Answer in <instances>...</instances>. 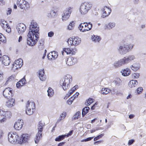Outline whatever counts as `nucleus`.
Listing matches in <instances>:
<instances>
[{
  "mask_svg": "<svg viewBox=\"0 0 146 146\" xmlns=\"http://www.w3.org/2000/svg\"><path fill=\"white\" fill-rule=\"evenodd\" d=\"M93 137H89L86 138L82 140L81 141L82 142H84V141H85V142L88 141H90L92 139H93Z\"/></svg>",
  "mask_w": 146,
  "mask_h": 146,
  "instance_id": "c03bdc74",
  "label": "nucleus"
},
{
  "mask_svg": "<svg viewBox=\"0 0 146 146\" xmlns=\"http://www.w3.org/2000/svg\"><path fill=\"white\" fill-rule=\"evenodd\" d=\"M48 96L49 97H51L54 94L53 90L50 87H49L47 91Z\"/></svg>",
  "mask_w": 146,
  "mask_h": 146,
  "instance_id": "c85d7f7f",
  "label": "nucleus"
},
{
  "mask_svg": "<svg viewBox=\"0 0 146 146\" xmlns=\"http://www.w3.org/2000/svg\"><path fill=\"white\" fill-rule=\"evenodd\" d=\"M26 81L25 76H24L23 78L19 81V82H21L23 85L26 84Z\"/></svg>",
  "mask_w": 146,
  "mask_h": 146,
  "instance_id": "37998d69",
  "label": "nucleus"
},
{
  "mask_svg": "<svg viewBox=\"0 0 146 146\" xmlns=\"http://www.w3.org/2000/svg\"><path fill=\"white\" fill-rule=\"evenodd\" d=\"M108 7H107L106 6H105L102 9V10L103 11V14H104L105 15H108L107 13L105 11L106 8L108 9Z\"/></svg>",
  "mask_w": 146,
  "mask_h": 146,
  "instance_id": "8fccbe9b",
  "label": "nucleus"
},
{
  "mask_svg": "<svg viewBox=\"0 0 146 146\" xmlns=\"http://www.w3.org/2000/svg\"><path fill=\"white\" fill-rule=\"evenodd\" d=\"M56 11L55 10H51L47 13V16L49 18H53L55 17L56 14Z\"/></svg>",
  "mask_w": 146,
  "mask_h": 146,
  "instance_id": "b1692460",
  "label": "nucleus"
},
{
  "mask_svg": "<svg viewBox=\"0 0 146 146\" xmlns=\"http://www.w3.org/2000/svg\"><path fill=\"white\" fill-rule=\"evenodd\" d=\"M105 25L106 27V29L110 30L115 27V24L114 22H110L108 24H106Z\"/></svg>",
  "mask_w": 146,
  "mask_h": 146,
  "instance_id": "a878e982",
  "label": "nucleus"
},
{
  "mask_svg": "<svg viewBox=\"0 0 146 146\" xmlns=\"http://www.w3.org/2000/svg\"><path fill=\"white\" fill-rule=\"evenodd\" d=\"M73 45L77 46L81 42V40L80 38L78 37H74L73 38Z\"/></svg>",
  "mask_w": 146,
  "mask_h": 146,
  "instance_id": "393cba45",
  "label": "nucleus"
},
{
  "mask_svg": "<svg viewBox=\"0 0 146 146\" xmlns=\"http://www.w3.org/2000/svg\"><path fill=\"white\" fill-rule=\"evenodd\" d=\"M14 79V77H13V75H12L9 78L8 80L5 83V84L7 85L10 81L13 80Z\"/></svg>",
  "mask_w": 146,
  "mask_h": 146,
  "instance_id": "79ce46f5",
  "label": "nucleus"
},
{
  "mask_svg": "<svg viewBox=\"0 0 146 146\" xmlns=\"http://www.w3.org/2000/svg\"><path fill=\"white\" fill-rule=\"evenodd\" d=\"M125 64L123 58L119 60L115 61L113 64V66L117 68L120 67Z\"/></svg>",
  "mask_w": 146,
  "mask_h": 146,
  "instance_id": "f3484780",
  "label": "nucleus"
},
{
  "mask_svg": "<svg viewBox=\"0 0 146 146\" xmlns=\"http://www.w3.org/2000/svg\"><path fill=\"white\" fill-rule=\"evenodd\" d=\"M140 68L139 63L137 62L135 63L131 66L130 68L134 71H136L139 70Z\"/></svg>",
  "mask_w": 146,
  "mask_h": 146,
  "instance_id": "4be33fe9",
  "label": "nucleus"
},
{
  "mask_svg": "<svg viewBox=\"0 0 146 146\" xmlns=\"http://www.w3.org/2000/svg\"><path fill=\"white\" fill-rule=\"evenodd\" d=\"M104 135V134L102 133L95 137L94 139V141H95L99 139L100 138H101Z\"/></svg>",
  "mask_w": 146,
  "mask_h": 146,
  "instance_id": "58836bf2",
  "label": "nucleus"
},
{
  "mask_svg": "<svg viewBox=\"0 0 146 146\" xmlns=\"http://www.w3.org/2000/svg\"><path fill=\"white\" fill-rule=\"evenodd\" d=\"M66 137V135H62L59 136L58 137H56L55 139V140L56 141H59L63 140Z\"/></svg>",
  "mask_w": 146,
  "mask_h": 146,
  "instance_id": "c756f323",
  "label": "nucleus"
},
{
  "mask_svg": "<svg viewBox=\"0 0 146 146\" xmlns=\"http://www.w3.org/2000/svg\"><path fill=\"white\" fill-rule=\"evenodd\" d=\"M72 94H71L70 93V92H69L68 94H67L66 97L64 98V99H66V98H65L67 97V98H68Z\"/></svg>",
  "mask_w": 146,
  "mask_h": 146,
  "instance_id": "69168bd1",
  "label": "nucleus"
},
{
  "mask_svg": "<svg viewBox=\"0 0 146 146\" xmlns=\"http://www.w3.org/2000/svg\"><path fill=\"white\" fill-rule=\"evenodd\" d=\"M23 125V121L22 119L19 120L16 122L14 125V128L17 130H19L22 128Z\"/></svg>",
  "mask_w": 146,
  "mask_h": 146,
  "instance_id": "ddd939ff",
  "label": "nucleus"
},
{
  "mask_svg": "<svg viewBox=\"0 0 146 146\" xmlns=\"http://www.w3.org/2000/svg\"><path fill=\"white\" fill-rule=\"evenodd\" d=\"M0 115L6 118L10 117L11 116V113L9 111H5L3 110L0 109Z\"/></svg>",
  "mask_w": 146,
  "mask_h": 146,
  "instance_id": "2eb2a0df",
  "label": "nucleus"
},
{
  "mask_svg": "<svg viewBox=\"0 0 146 146\" xmlns=\"http://www.w3.org/2000/svg\"><path fill=\"white\" fill-rule=\"evenodd\" d=\"M72 76L69 75H67L60 80V86L64 90H66L70 87V84L72 82Z\"/></svg>",
  "mask_w": 146,
  "mask_h": 146,
  "instance_id": "7ed1b4c3",
  "label": "nucleus"
},
{
  "mask_svg": "<svg viewBox=\"0 0 146 146\" xmlns=\"http://www.w3.org/2000/svg\"><path fill=\"white\" fill-rule=\"evenodd\" d=\"M66 112H63L60 115V116L62 117H63L64 118L66 116Z\"/></svg>",
  "mask_w": 146,
  "mask_h": 146,
  "instance_id": "052dcab7",
  "label": "nucleus"
},
{
  "mask_svg": "<svg viewBox=\"0 0 146 146\" xmlns=\"http://www.w3.org/2000/svg\"><path fill=\"white\" fill-rule=\"evenodd\" d=\"M74 88L73 87L72 88V89L69 91L70 92V93L71 94H72L76 90V89H74Z\"/></svg>",
  "mask_w": 146,
  "mask_h": 146,
  "instance_id": "680f3d73",
  "label": "nucleus"
},
{
  "mask_svg": "<svg viewBox=\"0 0 146 146\" xmlns=\"http://www.w3.org/2000/svg\"><path fill=\"white\" fill-rule=\"evenodd\" d=\"M21 60L22 61V59H21L20 58L18 60H17L16 61V63H17V64L18 65H20V66H21H21H22V65H23V64H21L22 63V62L21 63Z\"/></svg>",
  "mask_w": 146,
  "mask_h": 146,
  "instance_id": "3c124183",
  "label": "nucleus"
},
{
  "mask_svg": "<svg viewBox=\"0 0 146 146\" xmlns=\"http://www.w3.org/2000/svg\"><path fill=\"white\" fill-rule=\"evenodd\" d=\"M77 59L76 58L72 56H70L66 60V64L68 66L72 65L76 63Z\"/></svg>",
  "mask_w": 146,
  "mask_h": 146,
  "instance_id": "9b49d317",
  "label": "nucleus"
},
{
  "mask_svg": "<svg viewBox=\"0 0 146 146\" xmlns=\"http://www.w3.org/2000/svg\"><path fill=\"white\" fill-rule=\"evenodd\" d=\"M39 46L40 45H43L44 44V39L42 38L40 39L39 41Z\"/></svg>",
  "mask_w": 146,
  "mask_h": 146,
  "instance_id": "49530a36",
  "label": "nucleus"
},
{
  "mask_svg": "<svg viewBox=\"0 0 146 146\" xmlns=\"http://www.w3.org/2000/svg\"><path fill=\"white\" fill-rule=\"evenodd\" d=\"M26 108L35 110V103L28 101L26 105Z\"/></svg>",
  "mask_w": 146,
  "mask_h": 146,
  "instance_id": "412c9836",
  "label": "nucleus"
},
{
  "mask_svg": "<svg viewBox=\"0 0 146 146\" xmlns=\"http://www.w3.org/2000/svg\"><path fill=\"white\" fill-rule=\"evenodd\" d=\"M72 101L71 100V99H69L67 101V103L68 104L70 105L72 104Z\"/></svg>",
  "mask_w": 146,
  "mask_h": 146,
  "instance_id": "338daca9",
  "label": "nucleus"
},
{
  "mask_svg": "<svg viewBox=\"0 0 146 146\" xmlns=\"http://www.w3.org/2000/svg\"><path fill=\"white\" fill-rule=\"evenodd\" d=\"M140 76L139 73H135L132 74V76L133 78H138Z\"/></svg>",
  "mask_w": 146,
  "mask_h": 146,
  "instance_id": "a19ab883",
  "label": "nucleus"
},
{
  "mask_svg": "<svg viewBox=\"0 0 146 146\" xmlns=\"http://www.w3.org/2000/svg\"><path fill=\"white\" fill-rule=\"evenodd\" d=\"M8 140L12 143H16L22 144L28 142L29 139V135L27 134H22L20 137L16 134V133H13V134L10 133L8 134Z\"/></svg>",
  "mask_w": 146,
  "mask_h": 146,
  "instance_id": "f03ea898",
  "label": "nucleus"
},
{
  "mask_svg": "<svg viewBox=\"0 0 146 146\" xmlns=\"http://www.w3.org/2000/svg\"><path fill=\"white\" fill-rule=\"evenodd\" d=\"M39 29L38 25L36 22L32 21L29 26V33L27 38L28 45L33 46L37 42L39 39Z\"/></svg>",
  "mask_w": 146,
  "mask_h": 146,
  "instance_id": "f257e3e1",
  "label": "nucleus"
},
{
  "mask_svg": "<svg viewBox=\"0 0 146 146\" xmlns=\"http://www.w3.org/2000/svg\"><path fill=\"white\" fill-rule=\"evenodd\" d=\"M2 63L5 66L9 65L10 63L9 58L7 55H3V56Z\"/></svg>",
  "mask_w": 146,
  "mask_h": 146,
  "instance_id": "4468645a",
  "label": "nucleus"
},
{
  "mask_svg": "<svg viewBox=\"0 0 146 146\" xmlns=\"http://www.w3.org/2000/svg\"><path fill=\"white\" fill-rule=\"evenodd\" d=\"M92 26V25L90 22H84L80 24L78 28L81 31L85 32L90 30Z\"/></svg>",
  "mask_w": 146,
  "mask_h": 146,
  "instance_id": "423d86ee",
  "label": "nucleus"
},
{
  "mask_svg": "<svg viewBox=\"0 0 146 146\" xmlns=\"http://www.w3.org/2000/svg\"><path fill=\"white\" fill-rule=\"evenodd\" d=\"M79 95V93L78 92H76L75 94H74L71 97V98H73L74 99H75V98L77 97Z\"/></svg>",
  "mask_w": 146,
  "mask_h": 146,
  "instance_id": "864d4df0",
  "label": "nucleus"
},
{
  "mask_svg": "<svg viewBox=\"0 0 146 146\" xmlns=\"http://www.w3.org/2000/svg\"><path fill=\"white\" fill-rule=\"evenodd\" d=\"M123 58L125 64H126L133 60L135 59V57L133 55H131L124 57Z\"/></svg>",
  "mask_w": 146,
  "mask_h": 146,
  "instance_id": "dca6fc26",
  "label": "nucleus"
},
{
  "mask_svg": "<svg viewBox=\"0 0 146 146\" xmlns=\"http://www.w3.org/2000/svg\"><path fill=\"white\" fill-rule=\"evenodd\" d=\"M26 113L28 115H31L35 111V110H32L30 108H26Z\"/></svg>",
  "mask_w": 146,
  "mask_h": 146,
  "instance_id": "2f4dec72",
  "label": "nucleus"
},
{
  "mask_svg": "<svg viewBox=\"0 0 146 146\" xmlns=\"http://www.w3.org/2000/svg\"><path fill=\"white\" fill-rule=\"evenodd\" d=\"M135 141V140L134 139H131L128 142V145H131Z\"/></svg>",
  "mask_w": 146,
  "mask_h": 146,
  "instance_id": "603ef678",
  "label": "nucleus"
},
{
  "mask_svg": "<svg viewBox=\"0 0 146 146\" xmlns=\"http://www.w3.org/2000/svg\"><path fill=\"white\" fill-rule=\"evenodd\" d=\"M121 72L123 76H127L130 74V70L129 68H127L125 69L122 70L121 71Z\"/></svg>",
  "mask_w": 146,
  "mask_h": 146,
  "instance_id": "5701e85b",
  "label": "nucleus"
},
{
  "mask_svg": "<svg viewBox=\"0 0 146 146\" xmlns=\"http://www.w3.org/2000/svg\"><path fill=\"white\" fill-rule=\"evenodd\" d=\"M44 69H42L39 71V75L40 80L42 81H45L46 79V78L44 75Z\"/></svg>",
  "mask_w": 146,
  "mask_h": 146,
  "instance_id": "a211bd4d",
  "label": "nucleus"
},
{
  "mask_svg": "<svg viewBox=\"0 0 146 146\" xmlns=\"http://www.w3.org/2000/svg\"><path fill=\"white\" fill-rule=\"evenodd\" d=\"M143 88L141 87H140L137 88V93L138 94H139L141 93L142 92V91L143 90Z\"/></svg>",
  "mask_w": 146,
  "mask_h": 146,
  "instance_id": "de8ad7c7",
  "label": "nucleus"
},
{
  "mask_svg": "<svg viewBox=\"0 0 146 146\" xmlns=\"http://www.w3.org/2000/svg\"><path fill=\"white\" fill-rule=\"evenodd\" d=\"M128 47L126 44H120L118 46L117 49L118 53L121 55H123L128 52Z\"/></svg>",
  "mask_w": 146,
  "mask_h": 146,
  "instance_id": "0eeeda50",
  "label": "nucleus"
},
{
  "mask_svg": "<svg viewBox=\"0 0 146 146\" xmlns=\"http://www.w3.org/2000/svg\"><path fill=\"white\" fill-rule=\"evenodd\" d=\"M51 54H53L54 56V60L57 58L58 56V53L54 51L51 52Z\"/></svg>",
  "mask_w": 146,
  "mask_h": 146,
  "instance_id": "a18cd8bd",
  "label": "nucleus"
},
{
  "mask_svg": "<svg viewBox=\"0 0 146 146\" xmlns=\"http://www.w3.org/2000/svg\"><path fill=\"white\" fill-rule=\"evenodd\" d=\"M74 23L73 21H72L70 23L68 27V29L69 30H71L73 29L74 26Z\"/></svg>",
  "mask_w": 146,
  "mask_h": 146,
  "instance_id": "e433bc0d",
  "label": "nucleus"
},
{
  "mask_svg": "<svg viewBox=\"0 0 146 146\" xmlns=\"http://www.w3.org/2000/svg\"><path fill=\"white\" fill-rule=\"evenodd\" d=\"M93 102V99L92 98H89L86 100L85 102V105L86 106H89Z\"/></svg>",
  "mask_w": 146,
  "mask_h": 146,
  "instance_id": "f704fd0d",
  "label": "nucleus"
},
{
  "mask_svg": "<svg viewBox=\"0 0 146 146\" xmlns=\"http://www.w3.org/2000/svg\"><path fill=\"white\" fill-rule=\"evenodd\" d=\"M44 123L42 122L41 121H40L39 122L38 126V132L35 138V143H38L42 137V132L43 131V127L44 125Z\"/></svg>",
  "mask_w": 146,
  "mask_h": 146,
  "instance_id": "39448f33",
  "label": "nucleus"
},
{
  "mask_svg": "<svg viewBox=\"0 0 146 146\" xmlns=\"http://www.w3.org/2000/svg\"><path fill=\"white\" fill-rule=\"evenodd\" d=\"M65 143V142H61L58 144V146H62Z\"/></svg>",
  "mask_w": 146,
  "mask_h": 146,
  "instance_id": "774afa93",
  "label": "nucleus"
},
{
  "mask_svg": "<svg viewBox=\"0 0 146 146\" xmlns=\"http://www.w3.org/2000/svg\"><path fill=\"white\" fill-rule=\"evenodd\" d=\"M63 50L66 52L67 54H71L72 52L71 51L72 50V48H64L63 49Z\"/></svg>",
  "mask_w": 146,
  "mask_h": 146,
  "instance_id": "c9c22d12",
  "label": "nucleus"
},
{
  "mask_svg": "<svg viewBox=\"0 0 146 146\" xmlns=\"http://www.w3.org/2000/svg\"><path fill=\"white\" fill-rule=\"evenodd\" d=\"M26 27L23 23H20L17 26V29L19 34H21L26 30Z\"/></svg>",
  "mask_w": 146,
  "mask_h": 146,
  "instance_id": "f8f14e48",
  "label": "nucleus"
},
{
  "mask_svg": "<svg viewBox=\"0 0 146 146\" xmlns=\"http://www.w3.org/2000/svg\"><path fill=\"white\" fill-rule=\"evenodd\" d=\"M138 84L137 80H132L130 81L128 83L129 87L131 88H133L137 86Z\"/></svg>",
  "mask_w": 146,
  "mask_h": 146,
  "instance_id": "aec40b11",
  "label": "nucleus"
},
{
  "mask_svg": "<svg viewBox=\"0 0 146 146\" xmlns=\"http://www.w3.org/2000/svg\"><path fill=\"white\" fill-rule=\"evenodd\" d=\"M5 26L8 29V31L6 29H5L6 30V31L7 32L9 33L10 31H11V28L8 24H5Z\"/></svg>",
  "mask_w": 146,
  "mask_h": 146,
  "instance_id": "09e8293b",
  "label": "nucleus"
},
{
  "mask_svg": "<svg viewBox=\"0 0 146 146\" xmlns=\"http://www.w3.org/2000/svg\"><path fill=\"white\" fill-rule=\"evenodd\" d=\"M92 7V5L88 2H84L81 4L79 11L82 15H86Z\"/></svg>",
  "mask_w": 146,
  "mask_h": 146,
  "instance_id": "20e7f679",
  "label": "nucleus"
},
{
  "mask_svg": "<svg viewBox=\"0 0 146 146\" xmlns=\"http://www.w3.org/2000/svg\"><path fill=\"white\" fill-rule=\"evenodd\" d=\"M3 73L2 72H0V81L2 80L3 78Z\"/></svg>",
  "mask_w": 146,
  "mask_h": 146,
  "instance_id": "0e129e2a",
  "label": "nucleus"
},
{
  "mask_svg": "<svg viewBox=\"0 0 146 146\" xmlns=\"http://www.w3.org/2000/svg\"><path fill=\"white\" fill-rule=\"evenodd\" d=\"M73 130L70 131L66 135V137H68L69 136L71 135L73 133Z\"/></svg>",
  "mask_w": 146,
  "mask_h": 146,
  "instance_id": "4d7b16f0",
  "label": "nucleus"
},
{
  "mask_svg": "<svg viewBox=\"0 0 146 146\" xmlns=\"http://www.w3.org/2000/svg\"><path fill=\"white\" fill-rule=\"evenodd\" d=\"M113 82L116 86H118L121 85V81L119 78H117L113 81Z\"/></svg>",
  "mask_w": 146,
  "mask_h": 146,
  "instance_id": "72a5a7b5",
  "label": "nucleus"
},
{
  "mask_svg": "<svg viewBox=\"0 0 146 146\" xmlns=\"http://www.w3.org/2000/svg\"><path fill=\"white\" fill-rule=\"evenodd\" d=\"M72 8L69 7L66 8L64 12V15L62 16V20H66L70 16L72 11Z\"/></svg>",
  "mask_w": 146,
  "mask_h": 146,
  "instance_id": "1a4fd4ad",
  "label": "nucleus"
},
{
  "mask_svg": "<svg viewBox=\"0 0 146 146\" xmlns=\"http://www.w3.org/2000/svg\"><path fill=\"white\" fill-rule=\"evenodd\" d=\"M11 88H5L3 91V95L4 97L7 99L11 98L13 96L12 90Z\"/></svg>",
  "mask_w": 146,
  "mask_h": 146,
  "instance_id": "6e6552de",
  "label": "nucleus"
},
{
  "mask_svg": "<svg viewBox=\"0 0 146 146\" xmlns=\"http://www.w3.org/2000/svg\"><path fill=\"white\" fill-rule=\"evenodd\" d=\"M15 99L13 98H11L6 102V106L9 108H11L15 105Z\"/></svg>",
  "mask_w": 146,
  "mask_h": 146,
  "instance_id": "6ab92c4d",
  "label": "nucleus"
},
{
  "mask_svg": "<svg viewBox=\"0 0 146 146\" xmlns=\"http://www.w3.org/2000/svg\"><path fill=\"white\" fill-rule=\"evenodd\" d=\"M12 69L14 70H16L19 68H20L21 67V65H18L17 63L14 62L12 65Z\"/></svg>",
  "mask_w": 146,
  "mask_h": 146,
  "instance_id": "473e14b6",
  "label": "nucleus"
},
{
  "mask_svg": "<svg viewBox=\"0 0 146 146\" xmlns=\"http://www.w3.org/2000/svg\"><path fill=\"white\" fill-rule=\"evenodd\" d=\"M90 110V108L88 106H86L82 110V115L83 117Z\"/></svg>",
  "mask_w": 146,
  "mask_h": 146,
  "instance_id": "bb28decb",
  "label": "nucleus"
},
{
  "mask_svg": "<svg viewBox=\"0 0 146 146\" xmlns=\"http://www.w3.org/2000/svg\"><path fill=\"white\" fill-rule=\"evenodd\" d=\"M73 37L72 38H70L68 40L67 42H68V44L69 45L70 44L71 45H73V44L74 42H73Z\"/></svg>",
  "mask_w": 146,
  "mask_h": 146,
  "instance_id": "4c0bfd02",
  "label": "nucleus"
},
{
  "mask_svg": "<svg viewBox=\"0 0 146 146\" xmlns=\"http://www.w3.org/2000/svg\"><path fill=\"white\" fill-rule=\"evenodd\" d=\"M21 82H19V81L17 82V83L16 84V86L17 88H19L21 86H23V84L22 85L21 84Z\"/></svg>",
  "mask_w": 146,
  "mask_h": 146,
  "instance_id": "6e6d98bb",
  "label": "nucleus"
},
{
  "mask_svg": "<svg viewBox=\"0 0 146 146\" xmlns=\"http://www.w3.org/2000/svg\"><path fill=\"white\" fill-rule=\"evenodd\" d=\"M126 46H127L128 47V49H127V51H128V52H129V51L131 50L133 48L134 45L133 44H130L129 45L126 44Z\"/></svg>",
  "mask_w": 146,
  "mask_h": 146,
  "instance_id": "ea45409f",
  "label": "nucleus"
},
{
  "mask_svg": "<svg viewBox=\"0 0 146 146\" xmlns=\"http://www.w3.org/2000/svg\"><path fill=\"white\" fill-rule=\"evenodd\" d=\"M54 34V33L53 31H51L48 33V36L49 37L52 36Z\"/></svg>",
  "mask_w": 146,
  "mask_h": 146,
  "instance_id": "5fc2aeb1",
  "label": "nucleus"
},
{
  "mask_svg": "<svg viewBox=\"0 0 146 146\" xmlns=\"http://www.w3.org/2000/svg\"><path fill=\"white\" fill-rule=\"evenodd\" d=\"M76 51L77 49L76 48L73 49L72 48V50L71 51L72 52H71V53L72 55L75 54Z\"/></svg>",
  "mask_w": 146,
  "mask_h": 146,
  "instance_id": "13d9d810",
  "label": "nucleus"
},
{
  "mask_svg": "<svg viewBox=\"0 0 146 146\" xmlns=\"http://www.w3.org/2000/svg\"><path fill=\"white\" fill-rule=\"evenodd\" d=\"M12 11V9L11 8H9L8 9V10L7 11V15L10 14L11 13Z\"/></svg>",
  "mask_w": 146,
  "mask_h": 146,
  "instance_id": "e2e57ef3",
  "label": "nucleus"
},
{
  "mask_svg": "<svg viewBox=\"0 0 146 146\" xmlns=\"http://www.w3.org/2000/svg\"><path fill=\"white\" fill-rule=\"evenodd\" d=\"M92 40L95 42H98L101 39V38L99 36L94 35H92Z\"/></svg>",
  "mask_w": 146,
  "mask_h": 146,
  "instance_id": "cd10ccee",
  "label": "nucleus"
},
{
  "mask_svg": "<svg viewBox=\"0 0 146 146\" xmlns=\"http://www.w3.org/2000/svg\"><path fill=\"white\" fill-rule=\"evenodd\" d=\"M17 4L21 9H25L27 8V5H28V3L24 0H17Z\"/></svg>",
  "mask_w": 146,
  "mask_h": 146,
  "instance_id": "9d476101",
  "label": "nucleus"
},
{
  "mask_svg": "<svg viewBox=\"0 0 146 146\" xmlns=\"http://www.w3.org/2000/svg\"><path fill=\"white\" fill-rule=\"evenodd\" d=\"M110 91V90L106 88H103L101 92V93L103 94L106 95L108 94Z\"/></svg>",
  "mask_w": 146,
  "mask_h": 146,
  "instance_id": "7c9ffc66",
  "label": "nucleus"
},
{
  "mask_svg": "<svg viewBox=\"0 0 146 146\" xmlns=\"http://www.w3.org/2000/svg\"><path fill=\"white\" fill-rule=\"evenodd\" d=\"M3 22H4V21L1 22L0 23V25L3 29H5V24Z\"/></svg>",
  "mask_w": 146,
  "mask_h": 146,
  "instance_id": "bf43d9fd",
  "label": "nucleus"
}]
</instances>
